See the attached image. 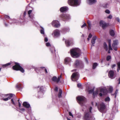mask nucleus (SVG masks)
<instances>
[{"label":"nucleus","instance_id":"nucleus-25","mask_svg":"<svg viewBox=\"0 0 120 120\" xmlns=\"http://www.w3.org/2000/svg\"><path fill=\"white\" fill-rule=\"evenodd\" d=\"M97 39L96 36H94L93 37L92 39L91 40V43L92 44H94L95 43V40Z\"/></svg>","mask_w":120,"mask_h":120},{"label":"nucleus","instance_id":"nucleus-48","mask_svg":"<svg viewBox=\"0 0 120 120\" xmlns=\"http://www.w3.org/2000/svg\"><path fill=\"white\" fill-rule=\"evenodd\" d=\"M109 45H111V40L110 39H109L108 40Z\"/></svg>","mask_w":120,"mask_h":120},{"label":"nucleus","instance_id":"nucleus-37","mask_svg":"<svg viewBox=\"0 0 120 120\" xmlns=\"http://www.w3.org/2000/svg\"><path fill=\"white\" fill-rule=\"evenodd\" d=\"M41 28L42 29L40 30L41 33L42 34H44V29L42 27H41Z\"/></svg>","mask_w":120,"mask_h":120},{"label":"nucleus","instance_id":"nucleus-58","mask_svg":"<svg viewBox=\"0 0 120 120\" xmlns=\"http://www.w3.org/2000/svg\"><path fill=\"white\" fill-rule=\"evenodd\" d=\"M19 108H20L21 106V104L19 102Z\"/></svg>","mask_w":120,"mask_h":120},{"label":"nucleus","instance_id":"nucleus-20","mask_svg":"<svg viewBox=\"0 0 120 120\" xmlns=\"http://www.w3.org/2000/svg\"><path fill=\"white\" fill-rule=\"evenodd\" d=\"M50 49L51 53L54 56L55 55V50L54 47L53 46H51L50 48Z\"/></svg>","mask_w":120,"mask_h":120},{"label":"nucleus","instance_id":"nucleus-51","mask_svg":"<svg viewBox=\"0 0 120 120\" xmlns=\"http://www.w3.org/2000/svg\"><path fill=\"white\" fill-rule=\"evenodd\" d=\"M69 115L70 116H72V117H73V115L72 114V113H71V112H69Z\"/></svg>","mask_w":120,"mask_h":120},{"label":"nucleus","instance_id":"nucleus-11","mask_svg":"<svg viewBox=\"0 0 120 120\" xmlns=\"http://www.w3.org/2000/svg\"><path fill=\"white\" fill-rule=\"evenodd\" d=\"M118 44V40H116L113 41V43L112 45V47L113 49L115 51L117 50V46Z\"/></svg>","mask_w":120,"mask_h":120},{"label":"nucleus","instance_id":"nucleus-35","mask_svg":"<svg viewBox=\"0 0 120 120\" xmlns=\"http://www.w3.org/2000/svg\"><path fill=\"white\" fill-rule=\"evenodd\" d=\"M110 98L108 97H107L105 98V101H110Z\"/></svg>","mask_w":120,"mask_h":120},{"label":"nucleus","instance_id":"nucleus-29","mask_svg":"<svg viewBox=\"0 0 120 120\" xmlns=\"http://www.w3.org/2000/svg\"><path fill=\"white\" fill-rule=\"evenodd\" d=\"M62 92V90L61 89H60L59 90V93L58 96V97L59 98H60L61 97Z\"/></svg>","mask_w":120,"mask_h":120},{"label":"nucleus","instance_id":"nucleus-13","mask_svg":"<svg viewBox=\"0 0 120 120\" xmlns=\"http://www.w3.org/2000/svg\"><path fill=\"white\" fill-rule=\"evenodd\" d=\"M61 74L59 76L58 78L56 76H54L52 77V81L56 82L57 83H58L59 81H60V78H61Z\"/></svg>","mask_w":120,"mask_h":120},{"label":"nucleus","instance_id":"nucleus-24","mask_svg":"<svg viewBox=\"0 0 120 120\" xmlns=\"http://www.w3.org/2000/svg\"><path fill=\"white\" fill-rule=\"evenodd\" d=\"M70 29L68 28L67 27L63 29H62V31L63 33H64L67 32L69 31Z\"/></svg>","mask_w":120,"mask_h":120},{"label":"nucleus","instance_id":"nucleus-52","mask_svg":"<svg viewBox=\"0 0 120 120\" xmlns=\"http://www.w3.org/2000/svg\"><path fill=\"white\" fill-rule=\"evenodd\" d=\"M46 45L47 46H50V44L49 43L47 42L46 43Z\"/></svg>","mask_w":120,"mask_h":120},{"label":"nucleus","instance_id":"nucleus-46","mask_svg":"<svg viewBox=\"0 0 120 120\" xmlns=\"http://www.w3.org/2000/svg\"><path fill=\"white\" fill-rule=\"evenodd\" d=\"M112 16L111 15H110L107 17L108 18L111 19L112 18Z\"/></svg>","mask_w":120,"mask_h":120},{"label":"nucleus","instance_id":"nucleus-47","mask_svg":"<svg viewBox=\"0 0 120 120\" xmlns=\"http://www.w3.org/2000/svg\"><path fill=\"white\" fill-rule=\"evenodd\" d=\"M4 17L6 19H9L10 18L9 16L7 15H5L4 16Z\"/></svg>","mask_w":120,"mask_h":120},{"label":"nucleus","instance_id":"nucleus-8","mask_svg":"<svg viewBox=\"0 0 120 120\" xmlns=\"http://www.w3.org/2000/svg\"><path fill=\"white\" fill-rule=\"evenodd\" d=\"M99 111L101 112H105V106L104 103H102L100 104V107L98 106Z\"/></svg>","mask_w":120,"mask_h":120},{"label":"nucleus","instance_id":"nucleus-14","mask_svg":"<svg viewBox=\"0 0 120 120\" xmlns=\"http://www.w3.org/2000/svg\"><path fill=\"white\" fill-rule=\"evenodd\" d=\"M52 26L55 27H58L60 26L59 22L57 20L53 21L52 22Z\"/></svg>","mask_w":120,"mask_h":120},{"label":"nucleus","instance_id":"nucleus-62","mask_svg":"<svg viewBox=\"0 0 120 120\" xmlns=\"http://www.w3.org/2000/svg\"><path fill=\"white\" fill-rule=\"evenodd\" d=\"M45 71L46 73H47V69H45Z\"/></svg>","mask_w":120,"mask_h":120},{"label":"nucleus","instance_id":"nucleus-42","mask_svg":"<svg viewBox=\"0 0 120 120\" xmlns=\"http://www.w3.org/2000/svg\"><path fill=\"white\" fill-rule=\"evenodd\" d=\"M21 85L20 84H19L18 85H17L16 86V87L17 88H21Z\"/></svg>","mask_w":120,"mask_h":120},{"label":"nucleus","instance_id":"nucleus-41","mask_svg":"<svg viewBox=\"0 0 120 120\" xmlns=\"http://www.w3.org/2000/svg\"><path fill=\"white\" fill-rule=\"evenodd\" d=\"M11 64V63H8L5 64L3 65V66L4 67H5L7 66H8V65H10Z\"/></svg>","mask_w":120,"mask_h":120},{"label":"nucleus","instance_id":"nucleus-12","mask_svg":"<svg viewBox=\"0 0 120 120\" xmlns=\"http://www.w3.org/2000/svg\"><path fill=\"white\" fill-rule=\"evenodd\" d=\"M71 61V58L69 57H66L65 58L64 60V63L66 64H68L70 65V62Z\"/></svg>","mask_w":120,"mask_h":120},{"label":"nucleus","instance_id":"nucleus-4","mask_svg":"<svg viewBox=\"0 0 120 120\" xmlns=\"http://www.w3.org/2000/svg\"><path fill=\"white\" fill-rule=\"evenodd\" d=\"M80 0H68V3L70 5L75 6L80 4Z\"/></svg>","mask_w":120,"mask_h":120},{"label":"nucleus","instance_id":"nucleus-33","mask_svg":"<svg viewBox=\"0 0 120 120\" xmlns=\"http://www.w3.org/2000/svg\"><path fill=\"white\" fill-rule=\"evenodd\" d=\"M118 66L117 71L119 72V70H120V62H119L117 63Z\"/></svg>","mask_w":120,"mask_h":120},{"label":"nucleus","instance_id":"nucleus-21","mask_svg":"<svg viewBox=\"0 0 120 120\" xmlns=\"http://www.w3.org/2000/svg\"><path fill=\"white\" fill-rule=\"evenodd\" d=\"M68 8L66 7H64L61 8L60 10L61 12H64L67 11Z\"/></svg>","mask_w":120,"mask_h":120},{"label":"nucleus","instance_id":"nucleus-17","mask_svg":"<svg viewBox=\"0 0 120 120\" xmlns=\"http://www.w3.org/2000/svg\"><path fill=\"white\" fill-rule=\"evenodd\" d=\"M14 94H8L5 95V96L7 97V98H3V100L4 101H7L8 99H10L12 97Z\"/></svg>","mask_w":120,"mask_h":120},{"label":"nucleus","instance_id":"nucleus-38","mask_svg":"<svg viewBox=\"0 0 120 120\" xmlns=\"http://www.w3.org/2000/svg\"><path fill=\"white\" fill-rule=\"evenodd\" d=\"M98 94V90H97L94 92L93 93V95L94 96H95V95Z\"/></svg>","mask_w":120,"mask_h":120},{"label":"nucleus","instance_id":"nucleus-59","mask_svg":"<svg viewBox=\"0 0 120 120\" xmlns=\"http://www.w3.org/2000/svg\"><path fill=\"white\" fill-rule=\"evenodd\" d=\"M55 91H57L58 90V88L57 87H56V88L55 89Z\"/></svg>","mask_w":120,"mask_h":120},{"label":"nucleus","instance_id":"nucleus-6","mask_svg":"<svg viewBox=\"0 0 120 120\" xmlns=\"http://www.w3.org/2000/svg\"><path fill=\"white\" fill-rule=\"evenodd\" d=\"M79 77V73L76 72L73 73L71 77V79L73 81H75L78 79Z\"/></svg>","mask_w":120,"mask_h":120},{"label":"nucleus","instance_id":"nucleus-16","mask_svg":"<svg viewBox=\"0 0 120 120\" xmlns=\"http://www.w3.org/2000/svg\"><path fill=\"white\" fill-rule=\"evenodd\" d=\"M82 63V61L80 60H76L74 64V66L75 67H77L79 66L80 64Z\"/></svg>","mask_w":120,"mask_h":120},{"label":"nucleus","instance_id":"nucleus-23","mask_svg":"<svg viewBox=\"0 0 120 120\" xmlns=\"http://www.w3.org/2000/svg\"><path fill=\"white\" fill-rule=\"evenodd\" d=\"M86 90L89 93H92L93 92L94 90V89H90V88L89 87H87L86 88Z\"/></svg>","mask_w":120,"mask_h":120},{"label":"nucleus","instance_id":"nucleus-60","mask_svg":"<svg viewBox=\"0 0 120 120\" xmlns=\"http://www.w3.org/2000/svg\"><path fill=\"white\" fill-rule=\"evenodd\" d=\"M99 95L100 96H101L102 95V94L101 93H100L99 94Z\"/></svg>","mask_w":120,"mask_h":120},{"label":"nucleus","instance_id":"nucleus-44","mask_svg":"<svg viewBox=\"0 0 120 120\" xmlns=\"http://www.w3.org/2000/svg\"><path fill=\"white\" fill-rule=\"evenodd\" d=\"M109 50H112L111 45H109Z\"/></svg>","mask_w":120,"mask_h":120},{"label":"nucleus","instance_id":"nucleus-22","mask_svg":"<svg viewBox=\"0 0 120 120\" xmlns=\"http://www.w3.org/2000/svg\"><path fill=\"white\" fill-rule=\"evenodd\" d=\"M23 105L24 107L26 108H29L30 107V105L28 103L26 102H24L23 103Z\"/></svg>","mask_w":120,"mask_h":120},{"label":"nucleus","instance_id":"nucleus-64","mask_svg":"<svg viewBox=\"0 0 120 120\" xmlns=\"http://www.w3.org/2000/svg\"><path fill=\"white\" fill-rule=\"evenodd\" d=\"M41 68H42V69H43V68H45V67H41Z\"/></svg>","mask_w":120,"mask_h":120},{"label":"nucleus","instance_id":"nucleus-5","mask_svg":"<svg viewBox=\"0 0 120 120\" xmlns=\"http://www.w3.org/2000/svg\"><path fill=\"white\" fill-rule=\"evenodd\" d=\"M15 65L13 66L12 68L14 70H20L23 73L24 71L23 69L20 65L19 64L17 63H15Z\"/></svg>","mask_w":120,"mask_h":120},{"label":"nucleus","instance_id":"nucleus-15","mask_svg":"<svg viewBox=\"0 0 120 120\" xmlns=\"http://www.w3.org/2000/svg\"><path fill=\"white\" fill-rule=\"evenodd\" d=\"M100 26H101L103 28L107 27L109 25V24L106 23L104 21L101 20L100 21Z\"/></svg>","mask_w":120,"mask_h":120},{"label":"nucleus","instance_id":"nucleus-55","mask_svg":"<svg viewBox=\"0 0 120 120\" xmlns=\"http://www.w3.org/2000/svg\"><path fill=\"white\" fill-rule=\"evenodd\" d=\"M81 85L80 83H79L77 84V86L78 87H80Z\"/></svg>","mask_w":120,"mask_h":120},{"label":"nucleus","instance_id":"nucleus-28","mask_svg":"<svg viewBox=\"0 0 120 120\" xmlns=\"http://www.w3.org/2000/svg\"><path fill=\"white\" fill-rule=\"evenodd\" d=\"M110 34L111 36H113L115 34L113 30H112L110 31Z\"/></svg>","mask_w":120,"mask_h":120},{"label":"nucleus","instance_id":"nucleus-9","mask_svg":"<svg viewBox=\"0 0 120 120\" xmlns=\"http://www.w3.org/2000/svg\"><path fill=\"white\" fill-rule=\"evenodd\" d=\"M52 35L54 37H58L60 35V32L58 30H55L53 32Z\"/></svg>","mask_w":120,"mask_h":120},{"label":"nucleus","instance_id":"nucleus-40","mask_svg":"<svg viewBox=\"0 0 120 120\" xmlns=\"http://www.w3.org/2000/svg\"><path fill=\"white\" fill-rule=\"evenodd\" d=\"M118 92V90H116L115 93L113 94H112V95H115V98Z\"/></svg>","mask_w":120,"mask_h":120},{"label":"nucleus","instance_id":"nucleus-2","mask_svg":"<svg viewBox=\"0 0 120 120\" xmlns=\"http://www.w3.org/2000/svg\"><path fill=\"white\" fill-rule=\"evenodd\" d=\"M80 53V50L78 48H74L70 50L71 55L74 58H77L79 56Z\"/></svg>","mask_w":120,"mask_h":120},{"label":"nucleus","instance_id":"nucleus-45","mask_svg":"<svg viewBox=\"0 0 120 120\" xmlns=\"http://www.w3.org/2000/svg\"><path fill=\"white\" fill-rule=\"evenodd\" d=\"M32 11V10H30L29 11H28V14L29 15H29H30L31 14V13Z\"/></svg>","mask_w":120,"mask_h":120},{"label":"nucleus","instance_id":"nucleus-53","mask_svg":"<svg viewBox=\"0 0 120 120\" xmlns=\"http://www.w3.org/2000/svg\"><path fill=\"white\" fill-rule=\"evenodd\" d=\"M86 23H84V24L81 26V28H82L86 26Z\"/></svg>","mask_w":120,"mask_h":120},{"label":"nucleus","instance_id":"nucleus-50","mask_svg":"<svg viewBox=\"0 0 120 120\" xmlns=\"http://www.w3.org/2000/svg\"><path fill=\"white\" fill-rule=\"evenodd\" d=\"M116 65L115 64H114L111 65V67L112 69H113L114 67L116 66Z\"/></svg>","mask_w":120,"mask_h":120},{"label":"nucleus","instance_id":"nucleus-32","mask_svg":"<svg viewBox=\"0 0 120 120\" xmlns=\"http://www.w3.org/2000/svg\"><path fill=\"white\" fill-rule=\"evenodd\" d=\"M108 90L109 92H111L113 90V88L112 86H110L109 87Z\"/></svg>","mask_w":120,"mask_h":120},{"label":"nucleus","instance_id":"nucleus-1","mask_svg":"<svg viewBox=\"0 0 120 120\" xmlns=\"http://www.w3.org/2000/svg\"><path fill=\"white\" fill-rule=\"evenodd\" d=\"M92 109V107H90L86 111L84 116V120H92L95 119L93 116L91 114Z\"/></svg>","mask_w":120,"mask_h":120},{"label":"nucleus","instance_id":"nucleus-61","mask_svg":"<svg viewBox=\"0 0 120 120\" xmlns=\"http://www.w3.org/2000/svg\"><path fill=\"white\" fill-rule=\"evenodd\" d=\"M118 81H119V82L118 83V84H120V78L118 79Z\"/></svg>","mask_w":120,"mask_h":120},{"label":"nucleus","instance_id":"nucleus-27","mask_svg":"<svg viewBox=\"0 0 120 120\" xmlns=\"http://www.w3.org/2000/svg\"><path fill=\"white\" fill-rule=\"evenodd\" d=\"M87 23L88 24V30H89L91 29V24L90 21L89 20H88L87 22Z\"/></svg>","mask_w":120,"mask_h":120},{"label":"nucleus","instance_id":"nucleus-63","mask_svg":"<svg viewBox=\"0 0 120 120\" xmlns=\"http://www.w3.org/2000/svg\"><path fill=\"white\" fill-rule=\"evenodd\" d=\"M26 12H25L24 13V16H25L26 15Z\"/></svg>","mask_w":120,"mask_h":120},{"label":"nucleus","instance_id":"nucleus-26","mask_svg":"<svg viewBox=\"0 0 120 120\" xmlns=\"http://www.w3.org/2000/svg\"><path fill=\"white\" fill-rule=\"evenodd\" d=\"M17 99L16 97L13 99H12L11 100V102L15 105L16 104L15 102L16 101Z\"/></svg>","mask_w":120,"mask_h":120},{"label":"nucleus","instance_id":"nucleus-19","mask_svg":"<svg viewBox=\"0 0 120 120\" xmlns=\"http://www.w3.org/2000/svg\"><path fill=\"white\" fill-rule=\"evenodd\" d=\"M72 39L67 40L65 41V43L66 45L67 46H69L70 45L71 43L72 42Z\"/></svg>","mask_w":120,"mask_h":120},{"label":"nucleus","instance_id":"nucleus-10","mask_svg":"<svg viewBox=\"0 0 120 120\" xmlns=\"http://www.w3.org/2000/svg\"><path fill=\"white\" fill-rule=\"evenodd\" d=\"M115 72L112 70L110 71L108 73L109 77L111 79H113L116 77V75H115Z\"/></svg>","mask_w":120,"mask_h":120},{"label":"nucleus","instance_id":"nucleus-49","mask_svg":"<svg viewBox=\"0 0 120 120\" xmlns=\"http://www.w3.org/2000/svg\"><path fill=\"white\" fill-rule=\"evenodd\" d=\"M43 86H41L40 88V90L41 91H43Z\"/></svg>","mask_w":120,"mask_h":120},{"label":"nucleus","instance_id":"nucleus-31","mask_svg":"<svg viewBox=\"0 0 120 120\" xmlns=\"http://www.w3.org/2000/svg\"><path fill=\"white\" fill-rule=\"evenodd\" d=\"M101 92L103 93V94H107V91L106 90H103V89H102L101 90Z\"/></svg>","mask_w":120,"mask_h":120},{"label":"nucleus","instance_id":"nucleus-54","mask_svg":"<svg viewBox=\"0 0 120 120\" xmlns=\"http://www.w3.org/2000/svg\"><path fill=\"white\" fill-rule=\"evenodd\" d=\"M116 20L118 21V22H120V20L119 18H116Z\"/></svg>","mask_w":120,"mask_h":120},{"label":"nucleus","instance_id":"nucleus-30","mask_svg":"<svg viewBox=\"0 0 120 120\" xmlns=\"http://www.w3.org/2000/svg\"><path fill=\"white\" fill-rule=\"evenodd\" d=\"M104 47L105 49L106 50H108V46L105 42H104Z\"/></svg>","mask_w":120,"mask_h":120},{"label":"nucleus","instance_id":"nucleus-7","mask_svg":"<svg viewBox=\"0 0 120 120\" xmlns=\"http://www.w3.org/2000/svg\"><path fill=\"white\" fill-rule=\"evenodd\" d=\"M60 18L64 21L68 20L70 18L69 15L68 14H62L60 16Z\"/></svg>","mask_w":120,"mask_h":120},{"label":"nucleus","instance_id":"nucleus-43","mask_svg":"<svg viewBox=\"0 0 120 120\" xmlns=\"http://www.w3.org/2000/svg\"><path fill=\"white\" fill-rule=\"evenodd\" d=\"M105 12L106 13L108 14H109L110 13V11L108 9L106 10L105 11Z\"/></svg>","mask_w":120,"mask_h":120},{"label":"nucleus","instance_id":"nucleus-18","mask_svg":"<svg viewBox=\"0 0 120 120\" xmlns=\"http://www.w3.org/2000/svg\"><path fill=\"white\" fill-rule=\"evenodd\" d=\"M96 0H87V2L88 4L91 5L96 3Z\"/></svg>","mask_w":120,"mask_h":120},{"label":"nucleus","instance_id":"nucleus-39","mask_svg":"<svg viewBox=\"0 0 120 120\" xmlns=\"http://www.w3.org/2000/svg\"><path fill=\"white\" fill-rule=\"evenodd\" d=\"M111 57L110 56H108L107 57L106 60L107 61H109L111 59Z\"/></svg>","mask_w":120,"mask_h":120},{"label":"nucleus","instance_id":"nucleus-36","mask_svg":"<svg viewBox=\"0 0 120 120\" xmlns=\"http://www.w3.org/2000/svg\"><path fill=\"white\" fill-rule=\"evenodd\" d=\"M98 64H97L96 63H94L93 65V69H95L96 68V66Z\"/></svg>","mask_w":120,"mask_h":120},{"label":"nucleus","instance_id":"nucleus-34","mask_svg":"<svg viewBox=\"0 0 120 120\" xmlns=\"http://www.w3.org/2000/svg\"><path fill=\"white\" fill-rule=\"evenodd\" d=\"M34 14H32L30 15H29V17L31 19H33L34 18Z\"/></svg>","mask_w":120,"mask_h":120},{"label":"nucleus","instance_id":"nucleus-3","mask_svg":"<svg viewBox=\"0 0 120 120\" xmlns=\"http://www.w3.org/2000/svg\"><path fill=\"white\" fill-rule=\"evenodd\" d=\"M78 102L81 106L84 105L86 101V98L83 96H79L77 98Z\"/></svg>","mask_w":120,"mask_h":120},{"label":"nucleus","instance_id":"nucleus-57","mask_svg":"<svg viewBox=\"0 0 120 120\" xmlns=\"http://www.w3.org/2000/svg\"><path fill=\"white\" fill-rule=\"evenodd\" d=\"M45 42H47L48 41V39L46 37L45 38Z\"/></svg>","mask_w":120,"mask_h":120},{"label":"nucleus","instance_id":"nucleus-56","mask_svg":"<svg viewBox=\"0 0 120 120\" xmlns=\"http://www.w3.org/2000/svg\"><path fill=\"white\" fill-rule=\"evenodd\" d=\"M92 36V35L91 34H89V35L88 36V37L90 38H91Z\"/></svg>","mask_w":120,"mask_h":120}]
</instances>
